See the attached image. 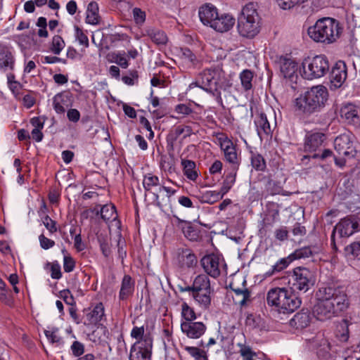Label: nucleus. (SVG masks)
Returning a JSON list of instances; mask_svg holds the SVG:
<instances>
[{"label": "nucleus", "mask_w": 360, "mask_h": 360, "mask_svg": "<svg viewBox=\"0 0 360 360\" xmlns=\"http://www.w3.org/2000/svg\"><path fill=\"white\" fill-rule=\"evenodd\" d=\"M316 296L317 302L312 312L320 321L340 316L350 306L347 288L338 281L323 283L316 292Z\"/></svg>", "instance_id": "1"}, {"label": "nucleus", "mask_w": 360, "mask_h": 360, "mask_svg": "<svg viewBox=\"0 0 360 360\" xmlns=\"http://www.w3.org/2000/svg\"><path fill=\"white\" fill-rule=\"evenodd\" d=\"M328 98L326 87L323 85L314 86L295 99V108L300 113L309 116L320 112L325 107Z\"/></svg>", "instance_id": "2"}, {"label": "nucleus", "mask_w": 360, "mask_h": 360, "mask_svg": "<svg viewBox=\"0 0 360 360\" xmlns=\"http://www.w3.org/2000/svg\"><path fill=\"white\" fill-rule=\"evenodd\" d=\"M342 30L339 20L326 17L319 19L314 26L310 27L308 34L314 41L330 44L337 41Z\"/></svg>", "instance_id": "3"}, {"label": "nucleus", "mask_w": 360, "mask_h": 360, "mask_svg": "<svg viewBox=\"0 0 360 360\" xmlns=\"http://www.w3.org/2000/svg\"><path fill=\"white\" fill-rule=\"evenodd\" d=\"M237 29L241 37L249 39L255 37L259 32V17L252 4L243 7L238 18Z\"/></svg>", "instance_id": "4"}, {"label": "nucleus", "mask_w": 360, "mask_h": 360, "mask_svg": "<svg viewBox=\"0 0 360 360\" xmlns=\"http://www.w3.org/2000/svg\"><path fill=\"white\" fill-rule=\"evenodd\" d=\"M303 77L307 79H318L326 75L330 70V63L326 56L317 55L305 58L302 63Z\"/></svg>", "instance_id": "5"}, {"label": "nucleus", "mask_w": 360, "mask_h": 360, "mask_svg": "<svg viewBox=\"0 0 360 360\" xmlns=\"http://www.w3.org/2000/svg\"><path fill=\"white\" fill-rule=\"evenodd\" d=\"M195 85L211 94L220 105H222L223 101L219 89L226 90L231 86L229 83L219 84V79L216 77L215 71L211 70H205L200 73L195 82Z\"/></svg>", "instance_id": "6"}, {"label": "nucleus", "mask_w": 360, "mask_h": 360, "mask_svg": "<svg viewBox=\"0 0 360 360\" xmlns=\"http://www.w3.org/2000/svg\"><path fill=\"white\" fill-rule=\"evenodd\" d=\"M316 281L315 271L304 266H297L292 269L289 283L292 290L307 292L315 285Z\"/></svg>", "instance_id": "7"}, {"label": "nucleus", "mask_w": 360, "mask_h": 360, "mask_svg": "<svg viewBox=\"0 0 360 360\" xmlns=\"http://www.w3.org/2000/svg\"><path fill=\"white\" fill-rule=\"evenodd\" d=\"M334 148L340 155L348 158L356 157L360 152V145L355 136L351 132L338 136L334 140Z\"/></svg>", "instance_id": "8"}, {"label": "nucleus", "mask_w": 360, "mask_h": 360, "mask_svg": "<svg viewBox=\"0 0 360 360\" xmlns=\"http://www.w3.org/2000/svg\"><path fill=\"white\" fill-rule=\"evenodd\" d=\"M193 299L205 309L211 305V287L210 278L206 274L197 276L193 282Z\"/></svg>", "instance_id": "9"}, {"label": "nucleus", "mask_w": 360, "mask_h": 360, "mask_svg": "<svg viewBox=\"0 0 360 360\" xmlns=\"http://www.w3.org/2000/svg\"><path fill=\"white\" fill-rule=\"evenodd\" d=\"M348 76V68L344 60H338L330 72V89L336 90L343 87Z\"/></svg>", "instance_id": "10"}, {"label": "nucleus", "mask_w": 360, "mask_h": 360, "mask_svg": "<svg viewBox=\"0 0 360 360\" xmlns=\"http://www.w3.org/2000/svg\"><path fill=\"white\" fill-rule=\"evenodd\" d=\"M172 224L180 230L184 236L191 241H198L201 237V230L192 224L191 221L180 219L176 215H173Z\"/></svg>", "instance_id": "11"}, {"label": "nucleus", "mask_w": 360, "mask_h": 360, "mask_svg": "<svg viewBox=\"0 0 360 360\" xmlns=\"http://www.w3.org/2000/svg\"><path fill=\"white\" fill-rule=\"evenodd\" d=\"M340 116L348 124L360 127V106L347 103L340 108Z\"/></svg>", "instance_id": "12"}, {"label": "nucleus", "mask_w": 360, "mask_h": 360, "mask_svg": "<svg viewBox=\"0 0 360 360\" xmlns=\"http://www.w3.org/2000/svg\"><path fill=\"white\" fill-rule=\"evenodd\" d=\"M285 288H274L270 289L266 295V302L269 306L274 307L279 313H283L284 300L286 297Z\"/></svg>", "instance_id": "13"}, {"label": "nucleus", "mask_w": 360, "mask_h": 360, "mask_svg": "<svg viewBox=\"0 0 360 360\" xmlns=\"http://www.w3.org/2000/svg\"><path fill=\"white\" fill-rule=\"evenodd\" d=\"M84 316L82 323L85 326L97 325L105 316V309L102 302H99L92 309L84 310Z\"/></svg>", "instance_id": "14"}, {"label": "nucleus", "mask_w": 360, "mask_h": 360, "mask_svg": "<svg viewBox=\"0 0 360 360\" xmlns=\"http://www.w3.org/2000/svg\"><path fill=\"white\" fill-rule=\"evenodd\" d=\"M200 264L207 274L214 278L219 276L221 272L219 256L214 254L205 255L200 259Z\"/></svg>", "instance_id": "15"}, {"label": "nucleus", "mask_w": 360, "mask_h": 360, "mask_svg": "<svg viewBox=\"0 0 360 360\" xmlns=\"http://www.w3.org/2000/svg\"><path fill=\"white\" fill-rule=\"evenodd\" d=\"M221 148L224 150L226 160L231 164L229 168L238 169L240 164V158H238L236 147L233 143L226 139L221 143Z\"/></svg>", "instance_id": "16"}, {"label": "nucleus", "mask_w": 360, "mask_h": 360, "mask_svg": "<svg viewBox=\"0 0 360 360\" xmlns=\"http://www.w3.org/2000/svg\"><path fill=\"white\" fill-rule=\"evenodd\" d=\"M11 47L0 44V71L6 72L13 71L15 66V58Z\"/></svg>", "instance_id": "17"}, {"label": "nucleus", "mask_w": 360, "mask_h": 360, "mask_svg": "<svg viewBox=\"0 0 360 360\" xmlns=\"http://www.w3.org/2000/svg\"><path fill=\"white\" fill-rule=\"evenodd\" d=\"M333 231H338L340 237H349L358 232L352 215H347L335 226Z\"/></svg>", "instance_id": "18"}, {"label": "nucleus", "mask_w": 360, "mask_h": 360, "mask_svg": "<svg viewBox=\"0 0 360 360\" xmlns=\"http://www.w3.org/2000/svg\"><path fill=\"white\" fill-rule=\"evenodd\" d=\"M285 293L286 297L284 300L283 314L292 313L301 306L302 298L299 292L291 287L289 289L285 288Z\"/></svg>", "instance_id": "19"}, {"label": "nucleus", "mask_w": 360, "mask_h": 360, "mask_svg": "<svg viewBox=\"0 0 360 360\" xmlns=\"http://www.w3.org/2000/svg\"><path fill=\"white\" fill-rule=\"evenodd\" d=\"M326 136L321 132L308 134L305 136L304 150L307 153H313L319 150L323 145Z\"/></svg>", "instance_id": "20"}, {"label": "nucleus", "mask_w": 360, "mask_h": 360, "mask_svg": "<svg viewBox=\"0 0 360 360\" xmlns=\"http://www.w3.org/2000/svg\"><path fill=\"white\" fill-rule=\"evenodd\" d=\"M177 261L180 268L184 269L194 268L198 264L196 255L188 248L178 250Z\"/></svg>", "instance_id": "21"}, {"label": "nucleus", "mask_w": 360, "mask_h": 360, "mask_svg": "<svg viewBox=\"0 0 360 360\" xmlns=\"http://www.w3.org/2000/svg\"><path fill=\"white\" fill-rule=\"evenodd\" d=\"M181 328L189 338L197 339L201 337L207 328L202 322H182Z\"/></svg>", "instance_id": "22"}, {"label": "nucleus", "mask_w": 360, "mask_h": 360, "mask_svg": "<svg viewBox=\"0 0 360 360\" xmlns=\"http://www.w3.org/2000/svg\"><path fill=\"white\" fill-rule=\"evenodd\" d=\"M135 290V281L130 275L125 274L121 281L119 292L120 302H124L131 297Z\"/></svg>", "instance_id": "23"}, {"label": "nucleus", "mask_w": 360, "mask_h": 360, "mask_svg": "<svg viewBox=\"0 0 360 360\" xmlns=\"http://www.w3.org/2000/svg\"><path fill=\"white\" fill-rule=\"evenodd\" d=\"M255 124L257 128V134L261 139L271 135L272 130L266 115L264 112H260L256 114Z\"/></svg>", "instance_id": "24"}, {"label": "nucleus", "mask_w": 360, "mask_h": 360, "mask_svg": "<svg viewBox=\"0 0 360 360\" xmlns=\"http://www.w3.org/2000/svg\"><path fill=\"white\" fill-rule=\"evenodd\" d=\"M236 22L235 18L229 14H223L221 16L217 13L211 27L219 32H225L230 30Z\"/></svg>", "instance_id": "25"}, {"label": "nucleus", "mask_w": 360, "mask_h": 360, "mask_svg": "<svg viewBox=\"0 0 360 360\" xmlns=\"http://www.w3.org/2000/svg\"><path fill=\"white\" fill-rule=\"evenodd\" d=\"M217 8L210 4H206L200 6L198 11L200 21L205 25H209L210 27L214 22L215 18L217 17Z\"/></svg>", "instance_id": "26"}, {"label": "nucleus", "mask_w": 360, "mask_h": 360, "mask_svg": "<svg viewBox=\"0 0 360 360\" xmlns=\"http://www.w3.org/2000/svg\"><path fill=\"white\" fill-rule=\"evenodd\" d=\"M310 322V311L308 309H302L294 315L293 318L290 321V324L296 329H303L307 328Z\"/></svg>", "instance_id": "27"}, {"label": "nucleus", "mask_w": 360, "mask_h": 360, "mask_svg": "<svg viewBox=\"0 0 360 360\" xmlns=\"http://www.w3.org/2000/svg\"><path fill=\"white\" fill-rule=\"evenodd\" d=\"M281 72L285 78L290 81H296L297 79V64L291 59L285 58L281 64Z\"/></svg>", "instance_id": "28"}, {"label": "nucleus", "mask_w": 360, "mask_h": 360, "mask_svg": "<svg viewBox=\"0 0 360 360\" xmlns=\"http://www.w3.org/2000/svg\"><path fill=\"white\" fill-rule=\"evenodd\" d=\"M72 95L70 92L63 91L56 94L53 98V106L58 114L65 112V107L69 106Z\"/></svg>", "instance_id": "29"}, {"label": "nucleus", "mask_w": 360, "mask_h": 360, "mask_svg": "<svg viewBox=\"0 0 360 360\" xmlns=\"http://www.w3.org/2000/svg\"><path fill=\"white\" fill-rule=\"evenodd\" d=\"M153 342V339L151 334L146 333L142 339L137 340L131 346H135V352L140 351V353L152 357Z\"/></svg>", "instance_id": "30"}, {"label": "nucleus", "mask_w": 360, "mask_h": 360, "mask_svg": "<svg viewBox=\"0 0 360 360\" xmlns=\"http://www.w3.org/2000/svg\"><path fill=\"white\" fill-rule=\"evenodd\" d=\"M98 5L96 1H91L86 10V22L91 25H98L100 22V15L98 14Z\"/></svg>", "instance_id": "31"}, {"label": "nucleus", "mask_w": 360, "mask_h": 360, "mask_svg": "<svg viewBox=\"0 0 360 360\" xmlns=\"http://www.w3.org/2000/svg\"><path fill=\"white\" fill-rule=\"evenodd\" d=\"M265 187L266 192L271 195H281L284 196H289L292 193L284 191L283 187L281 186V184L278 181H274L270 178V176L267 177Z\"/></svg>", "instance_id": "32"}, {"label": "nucleus", "mask_w": 360, "mask_h": 360, "mask_svg": "<svg viewBox=\"0 0 360 360\" xmlns=\"http://www.w3.org/2000/svg\"><path fill=\"white\" fill-rule=\"evenodd\" d=\"M184 174L190 180L195 181L198 176L195 162L190 160H181Z\"/></svg>", "instance_id": "33"}, {"label": "nucleus", "mask_w": 360, "mask_h": 360, "mask_svg": "<svg viewBox=\"0 0 360 360\" xmlns=\"http://www.w3.org/2000/svg\"><path fill=\"white\" fill-rule=\"evenodd\" d=\"M238 170V169L228 168V172L224 177L221 187L222 194H226L235 184Z\"/></svg>", "instance_id": "34"}, {"label": "nucleus", "mask_w": 360, "mask_h": 360, "mask_svg": "<svg viewBox=\"0 0 360 360\" xmlns=\"http://www.w3.org/2000/svg\"><path fill=\"white\" fill-rule=\"evenodd\" d=\"M344 252L347 257L360 260V237L346 245L344 248Z\"/></svg>", "instance_id": "35"}, {"label": "nucleus", "mask_w": 360, "mask_h": 360, "mask_svg": "<svg viewBox=\"0 0 360 360\" xmlns=\"http://www.w3.org/2000/svg\"><path fill=\"white\" fill-rule=\"evenodd\" d=\"M101 214V218L107 221L109 220H115L117 217V212L115 205H105L98 210H96V214Z\"/></svg>", "instance_id": "36"}, {"label": "nucleus", "mask_w": 360, "mask_h": 360, "mask_svg": "<svg viewBox=\"0 0 360 360\" xmlns=\"http://www.w3.org/2000/svg\"><path fill=\"white\" fill-rule=\"evenodd\" d=\"M185 133L184 138H186L188 136H190L193 132V129L191 126L186 125V126H178L175 128L174 131L169 133L167 135V141L172 142L174 141H176L178 137L181 135L182 134Z\"/></svg>", "instance_id": "37"}, {"label": "nucleus", "mask_w": 360, "mask_h": 360, "mask_svg": "<svg viewBox=\"0 0 360 360\" xmlns=\"http://www.w3.org/2000/svg\"><path fill=\"white\" fill-rule=\"evenodd\" d=\"M292 262V258L289 255L287 257L279 259L265 275L268 277L271 276L276 273H278L285 269Z\"/></svg>", "instance_id": "38"}, {"label": "nucleus", "mask_w": 360, "mask_h": 360, "mask_svg": "<svg viewBox=\"0 0 360 360\" xmlns=\"http://www.w3.org/2000/svg\"><path fill=\"white\" fill-rule=\"evenodd\" d=\"M147 34L157 45H165L168 40L165 32L160 30L153 29L148 30Z\"/></svg>", "instance_id": "39"}, {"label": "nucleus", "mask_w": 360, "mask_h": 360, "mask_svg": "<svg viewBox=\"0 0 360 360\" xmlns=\"http://www.w3.org/2000/svg\"><path fill=\"white\" fill-rule=\"evenodd\" d=\"M245 283L246 281H244L243 283V288L236 287L233 283H231L229 284L230 288L235 292L236 295L242 296V300L240 301V304L241 306H244L250 297V290L245 287Z\"/></svg>", "instance_id": "40"}, {"label": "nucleus", "mask_w": 360, "mask_h": 360, "mask_svg": "<svg viewBox=\"0 0 360 360\" xmlns=\"http://www.w3.org/2000/svg\"><path fill=\"white\" fill-rule=\"evenodd\" d=\"M254 77V72L246 69L243 70L240 74V79L241 85L245 91H249L252 88V79Z\"/></svg>", "instance_id": "41"}, {"label": "nucleus", "mask_w": 360, "mask_h": 360, "mask_svg": "<svg viewBox=\"0 0 360 360\" xmlns=\"http://www.w3.org/2000/svg\"><path fill=\"white\" fill-rule=\"evenodd\" d=\"M251 165L255 169L259 172H264L266 167L265 159L257 153H251Z\"/></svg>", "instance_id": "42"}, {"label": "nucleus", "mask_w": 360, "mask_h": 360, "mask_svg": "<svg viewBox=\"0 0 360 360\" xmlns=\"http://www.w3.org/2000/svg\"><path fill=\"white\" fill-rule=\"evenodd\" d=\"M330 345L326 339L322 338L317 348L316 354L321 360H327L330 354Z\"/></svg>", "instance_id": "43"}, {"label": "nucleus", "mask_w": 360, "mask_h": 360, "mask_svg": "<svg viewBox=\"0 0 360 360\" xmlns=\"http://www.w3.org/2000/svg\"><path fill=\"white\" fill-rule=\"evenodd\" d=\"M65 41L60 35H55L52 38L49 49L55 55H59L65 47Z\"/></svg>", "instance_id": "44"}, {"label": "nucleus", "mask_w": 360, "mask_h": 360, "mask_svg": "<svg viewBox=\"0 0 360 360\" xmlns=\"http://www.w3.org/2000/svg\"><path fill=\"white\" fill-rule=\"evenodd\" d=\"M184 349L195 360H208L206 352L198 347L186 346Z\"/></svg>", "instance_id": "45"}, {"label": "nucleus", "mask_w": 360, "mask_h": 360, "mask_svg": "<svg viewBox=\"0 0 360 360\" xmlns=\"http://www.w3.org/2000/svg\"><path fill=\"white\" fill-rule=\"evenodd\" d=\"M290 255L293 262L296 259H305L311 257L312 255V251L310 247L305 246L302 248L295 250Z\"/></svg>", "instance_id": "46"}, {"label": "nucleus", "mask_w": 360, "mask_h": 360, "mask_svg": "<svg viewBox=\"0 0 360 360\" xmlns=\"http://www.w3.org/2000/svg\"><path fill=\"white\" fill-rule=\"evenodd\" d=\"M159 184V178L157 176L151 174H148L144 176L143 180V185L146 191H149L152 187L156 186Z\"/></svg>", "instance_id": "47"}, {"label": "nucleus", "mask_w": 360, "mask_h": 360, "mask_svg": "<svg viewBox=\"0 0 360 360\" xmlns=\"http://www.w3.org/2000/svg\"><path fill=\"white\" fill-rule=\"evenodd\" d=\"M181 307V314L185 319L184 322H192L196 319V315L193 309L190 307L186 302L182 304Z\"/></svg>", "instance_id": "48"}, {"label": "nucleus", "mask_w": 360, "mask_h": 360, "mask_svg": "<svg viewBox=\"0 0 360 360\" xmlns=\"http://www.w3.org/2000/svg\"><path fill=\"white\" fill-rule=\"evenodd\" d=\"M278 6L283 10H289L304 2V0H276Z\"/></svg>", "instance_id": "49"}, {"label": "nucleus", "mask_w": 360, "mask_h": 360, "mask_svg": "<svg viewBox=\"0 0 360 360\" xmlns=\"http://www.w3.org/2000/svg\"><path fill=\"white\" fill-rule=\"evenodd\" d=\"M62 252L64 254L63 259V269L67 273L72 271L75 267V262L71 256L65 255L67 251L65 249L62 250Z\"/></svg>", "instance_id": "50"}, {"label": "nucleus", "mask_w": 360, "mask_h": 360, "mask_svg": "<svg viewBox=\"0 0 360 360\" xmlns=\"http://www.w3.org/2000/svg\"><path fill=\"white\" fill-rule=\"evenodd\" d=\"M180 52L182 58L190 64L194 65L197 61L196 56L188 48H181Z\"/></svg>", "instance_id": "51"}, {"label": "nucleus", "mask_w": 360, "mask_h": 360, "mask_svg": "<svg viewBox=\"0 0 360 360\" xmlns=\"http://www.w3.org/2000/svg\"><path fill=\"white\" fill-rule=\"evenodd\" d=\"M72 355L79 357L84 353V345L79 341H74L70 347Z\"/></svg>", "instance_id": "52"}, {"label": "nucleus", "mask_w": 360, "mask_h": 360, "mask_svg": "<svg viewBox=\"0 0 360 360\" xmlns=\"http://www.w3.org/2000/svg\"><path fill=\"white\" fill-rule=\"evenodd\" d=\"M134 20L137 25H142L146 20V13L139 8H134L132 10Z\"/></svg>", "instance_id": "53"}, {"label": "nucleus", "mask_w": 360, "mask_h": 360, "mask_svg": "<svg viewBox=\"0 0 360 360\" xmlns=\"http://www.w3.org/2000/svg\"><path fill=\"white\" fill-rule=\"evenodd\" d=\"M75 37L79 43L85 47L89 46V39L83 30L79 27L75 26Z\"/></svg>", "instance_id": "54"}, {"label": "nucleus", "mask_w": 360, "mask_h": 360, "mask_svg": "<svg viewBox=\"0 0 360 360\" xmlns=\"http://www.w3.org/2000/svg\"><path fill=\"white\" fill-rule=\"evenodd\" d=\"M224 195L225 194H222V190L221 188L219 191H207L205 193V196L207 198V202L211 204L222 199Z\"/></svg>", "instance_id": "55"}, {"label": "nucleus", "mask_w": 360, "mask_h": 360, "mask_svg": "<svg viewBox=\"0 0 360 360\" xmlns=\"http://www.w3.org/2000/svg\"><path fill=\"white\" fill-rule=\"evenodd\" d=\"M135 346H131L130 349L129 360H151V356H146L140 353V351L135 352Z\"/></svg>", "instance_id": "56"}, {"label": "nucleus", "mask_w": 360, "mask_h": 360, "mask_svg": "<svg viewBox=\"0 0 360 360\" xmlns=\"http://www.w3.org/2000/svg\"><path fill=\"white\" fill-rule=\"evenodd\" d=\"M279 210L274 209L269 211L266 217L264 219L266 225H272L278 218Z\"/></svg>", "instance_id": "57"}, {"label": "nucleus", "mask_w": 360, "mask_h": 360, "mask_svg": "<svg viewBox=\"0 0 360 360\" xmlns=\"http://www.w3.org/2000/svg\"><path fill=\"white\" fill-rule=\"evenodd\" d=\"M42 221L50 233H53L57 231L56 221L51 219L49 215H46L43 217Z\"/></svg>", "instance_id": "58"}, {"label": "nucleus", "mask_w": 360, "mask_h": 360, "mask_svg": "<svg viewBox=\"0 0 360 360\" xmlns=\"http://www.w3.org/2000/svg\"><path fill=\"white\" fill-rule=\"evenodd\" d=\"M125 52L114 54L115 62L122 68H127L129 65L128 61L124 56Z\"/></svg>", "instance_id": "59"}, {"label": "nucleus", "mask_w": 360, "mask_h": 360, "mask_svg": "<svg viewBox=\"0 0 360 360\" xmlns=\"http://www.w3.org/2000/svg\"><path fill=\"white\" fill-rule=\"evenodd\" d=\"M238 346L240 348L239 352L244 359L250 356H257L256 352H253L250 346L240 343H238Z\"/></svg>", "instance_id": "60"}, {"label": "nucleus", "mask_w": 360, "mask_h": 360, "mask_svg": "<svg viewBox=\"0 0 360 360\" xmlns=\"http://www.w3.org/2000/svg\"><path fill=\"white\" fill-rule=\"evenodd\" d=\"M39 240L41 247L44 250H48L55 245V242L53 240L46 238L44 234H41L39 236Z\"/></svg>", "instance_id": "61"}, {"label": "nucleus", "mask_w": 360, "mask_h": 360, "mask_svg": "<svg viewBox=\"0 0 360 360\" xmlns=\"http://www.w3.org/2000/svg\"><path fill=\"white\" fill-rule=\"evenodd\" d=\"M145 335H146V333H145V330H144L143 326H141V327L134 326L132 328L131 332V338H135L138 340L142 339L145 336Z\"/></svg>", "instance_id": "62"}, {"label": "nucleus", "mask_w": 360, "mask_h": 360, "mask_svg": "<svg viewBox=\"0 0 360 360\" xmlns=\"http://www.w3.org/2000/svg\"><path fill=\"white\" fill-rule=\"evenodd\" d=\"M35 96L33 93L25 94L22 98L23 105L27 108H32L35 103Z\"/></svg>", "instance_id": "63"}, {"label": "nucleus", "mask_w": 360, "mask_h": 360, "mask_svg": "<svg viewBox=\"0 0 360 360\" xmlns=\"http://www.w3.org/2000/svg\"><path fill=\"white\" fill-rule=\"evenodd\" d=\"M67 117L69 121L77 122L80 119V112L77 109L71 108L68 110Z\"/></svg>", "instance_id": "64"}]
</instances>
